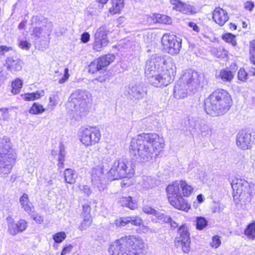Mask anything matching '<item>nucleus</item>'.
<instances>
[{
	"instance_id": "obj_27",
	"label": "nucleus",
	"mask_w": 255,
	"mask_h": 255,
	"mask_svg": "<svg viewBox=\"0 0 255 255\" xmlns=\"http://www.w3.org/2000/svg\"><path fill=\"white\" fill-rule=\"evenodd\" d=\"M64 179L66 183L72 184L76 182L77 174L75 170L68 168L64 172Z\"/></svg>"
},
{
	"instance_id": "obj_19",
	"label": "nucleus",
	"mask_w": 255,
	"mask_h": 255,
	"mask_svg": "<svg viewBox=\"0 0 255 255\" xmlns=\"http://www.w3.org/2000/svg\"><path fill=\"white\" fill-rule=\"evenodd\" d=\"M212 17L214 21L220 26L224 25L229 19L227 11L220 7L214 10Z\"/></svg>"
},
{
	"instance_id": "obj_63",
	"label": "nucleus",
	"mask_w": 255,
	"mask_h": 255,
	"mask_svg": "<svg viewBox=\"0 0 255 255\" xmlns=\"http://www.w3.org/2000/svg\"><path fill=\"white\" fill-rule=\"evenodd\" d=\"M197 200L199 203H202L204 200V196L202 194H200L197 195Z\"/></svg>"
},
{
	"instance_id": "obj_20",
	"label": "nucleus",
	"mask_w": 255,
	"mask_h": 255,
	"mask_svg": "<svg viewBox=\"0 0 255 255\" xmlns=\"http://www.w3.org/2000/svg\"><path fill=\"white\" fill-rule=\"evenodd\" d=\"M129 94L134 99L140 100L144 97L146 94V91L142 84L136 83L129 87Z\"/></svg>"
},
{
	"instance_id": "obj_47",
	"label": "nucleus",
	"mask_w": 255,
	"mask_h": 255,
	"mask_svg": "<svg viewBox=\"0 0 255 255\" xmlns=\"http://www.w3.org/2000/svg\"><path fill=\"white\" fill-rule=\"evenodd\" d=\"M244 7L245 9L252 11L255 7V4L251 0L247 1L244 3Z\"/></svg>"
},
{
	"instance_id": "obj_43",
	"label": "nucleus",
	"mask_w": 255,
	"mask_h": 255,
	"mask_svg": "<svg viewBox=\"0 0 255 255\" xmlns=\"http://www.w3.org/2000/svg\"><path fill=\"white\" fill-rule=\"evenodd\" d=\"M248 74L244 69L241 68L238 72V79L243 82H245L248 79Z\"/></svg>"
},
{
	"instance_id": "obj_44",
	"label": "nucleus",
	"mask_w": 255,
	"mask_h": 255,
	"mask_svg": "<svg viewBox=\"0 0 255 255\" xmlns=\"http://www.w3.org/2000/svg\"><path fill=\"white\" fill-rule=\"evenodd\" d=\"M100 70V69L99 68L96 60H95L94 61L91 62L89 66V71L90 73H94Z\"/></svg>"
},
{
	"instance_id": "obj_62",
	"label": "nucleus",
	"mask_w": 255,
	"mask_h": 255,
	"mask_svg": "<svg viewBox=\"0 0 255 255\" xmlns=\"http://www.w3.org/2000/svg\"><path fill=\"white\" fill-rule=\"evenodd\" d=\"M154 215L157 218L158 220H159L160 221H162L164 217V214L163 213L156 211V213H155Z\"/></svg>"
},
{
	"instance_id": "obj_25",
	"label": "nucleus",
	"mask_w": 255,
	"mask_h": 255,
	"mask_svg": "<svg viewBox=\"0 0 255 255\" xmlns=\"http://www.w3.org/2000/svg\"><path fill=\"white\" fill-rule=\"evenodd\" d=\"M119 202L122 206L126 207L131 210H134L137 207L136 202L133 200L130 196L122 197Z\"/></svg>"
},
{
	"instance_id": "obj_56",
	"label": "nucleus",
	"mask_w": 255,
	"mask_h": 255,
	"mask_svg": "<svg viewBox=\"0 0 255 255\" xmlns=\"http://www.w3.org/2000/svg\"><path fill=\"white\" fill-rule=\"evenodd\" d=\"M155 14H153L152 16L149 15L145 16V18L148 23L151 24L153 23H156V21H155Z\"/></svg>"
},
{
	"instance_id": "obj_6",
	"label": "nucleus",
	"mask_w": 255,
	"mask_h": 255,
	"mask_svg": "<svg viewBox=\"0 0 255 255\" xmlns=\"http://www.w3.org/2000/svg\"><path fill=\"white\" fill-rule=\"evenodd\" d=\"M134 174V170L124 159H119L113 162L108 173V177L112 180L121 178H131Z\"/></svg>"
},
{
	"instance_id": "obj_42",
	"label": "nucleus",
	"mask_w": 255,
	"mask_h": 255,
	"mask_svg": "<svg viewBox=\"0 0 255 255\" xmlns=\"http://www.w3.org/2000/svg\"><path fill=\"white\" fill-rule=\"evenodd\" d=\"M27 222L24 220H20L17 223V232H22L27 228Z\"/></svg>"
},
{
	"instance_id": "obj_33",
	"label": "nucleus",
	"mask_w": 255,
	"mask_h": 255,
	"mask_svg": "<svg viewBox=\"0 0 255 255\" xmlns=\"http://www.w3.org/2000/svg\"><path fill=\"white\" fill-rule=\"evenodd\" d=\"M45 110V109L43 108L41 104L38 103H34L30 108L29 113L34 115H37L43 113Z\"/></svg>"
},
{
	"instance_id": "obj_48",
	"label": "nucleus",
	"mask_w": 255,
	"mask_h": 255,
	"mask_svg": "<svg viewBox=\"0 0 255 255\" xmlns=\"http://www.w3.org/2000/svg\"><path fill=\"white\" fill-rule=\"evenodd\" d=\"M142 210L144 212V213L148 214L154 215V214L156 213V210L148 206H144L142 208Z\"/></svg>"
},
{
	"instance_id": "obj_49",
	"label": "nucleus",
	"mask_w": 255,
	"mask_h": 255,
	"mask_svg": "<svg viewBox=\"0 0 255 255\" xmlns=\"http://www.w3.org/2000/svg\"><path fill=\"white\" fill-rule=\"evenodd\" d=\"M91 207L88 204H85L83 206V212L82 213V216L85 215L90 216Z\"/></svg>"
},
{
	"instance_id": "obj_29",
	"label": "nucleus",
	"mask_w": 255,
	"mask_h": 255,
	"mask_svg": "<svg viewBox=\"0 0 255 255\" xmlns=\"http://www.w3.org/2000/svg\"><path fill=\"white\" fill-rule=\"evenodd\" d=\"M234 77L233 72L226 70H221L217 75L218 78L221 79L224 82H230Z\"/></svg>"
},
{
	"instance_id": "obj_8",
	"label": "nucleus",
	"mask_w": 255,
	"mask_h": 255,
	"mask_svg": "<svg viewBox=\"0 0 255 255\" xmlns=\"http://www.w3.org/2000/svg\"><path fill=\"white\" fill-rule=\"evenodd\" d=\"M167 195L189 197L194 191L193 186L184 180H176L169 184L166 189Z\"/></svg>"
},
{
	"instance_id": "obj_32",
	"label": "nucleus",
	"mask_w": 255,
	"mask_h": 255,
	"mask_svg": "<svg viewBox=\"0 0 255 255\" xmlns=\"http://www.w3.org/2000/svg\"><path fill=\"white\" fill-rule=\"evenodd\" d=\"M108 30L106 26H102L98 28L95 34V38L106 39L107 38Z\"/></svg>"
},
{
	"instance_id": "obj_28",
	"label": "nucleus",
	"mask_w": 255,
	"mask_h": 255,
	"mask_svg": "<svg viewBox=\"0 0 255 255\" xmlns=\"http://www.w3.org/2000/svg\"><path fill=\"white\" fill-rule=\"evenodd\" d=\"M44 95V92L43 90L38 91L36 92L27 93L22 95L23 99L25 101H34L40 98Z\"/></svg>"
},
{
	"instance_id": "obj_14",
	"label": "nucleus",
	"mask_w": 255,
	"mask_h": 255,
	"mask_svg": "<svg viewBox=\"0 0 255 255\" xmlns=\"http://www.w3.org/2000/svg\"><path fill=\"white\" fill-rule=\"evenodd\" d=\"M39 26H36L32 31V34L38 38L45 37L51 32L53 28L52 23L48 21L47 19L43 18L42 20L37 21Z\"/></svg>"
},
{
	"instance_id": "obj_38",
	"label": "nucleus",
	"mask_w": 255,
	"mask_h": 255,
	"mask_svg": "<svg viewBox=\"0 0 255 255\" xmlns=\"http://www.w3.org/2000/svg\"><path fill=\"white\" fill-rule=\"evenodd\" d=\"M236 36L230 33H227L222 36V39L226 42L231 43L233 46H236L237 44Z\"/></svg>"
},
{
	"instance_id": "obj_26",
	"label": "nucleus",
	"mask_w": 255,
	"mask_h": 255,
	"mask_svg": "<svg viewBox=\"0 0 255 255\" xmlns=\"http://www.w3.org/2000/svg\"><path fill=\"white\" fill-rule=\"evenodd\" d=\"M19 202L21 207L28 214H31L32 211V204L29 202L28 196L27 194L24 193L20 198Z\"/></svg>"
},
{
	"instance_id": "obj_35",
	"label": "nucleus",
	"mask_w": 255,
	"mask_h": 255,
	"mask_svg": "<svg viewBox=\"0 0 255 255\" xmlns=\"http://www.w3.org/2000/svg\"><path fill=\"white\" fill-rule=\"evenodd\" d=\"M155 18L156 23L169 24L171 22L170 17L164 14H155Z\"/></svg>"
},
{
	"instance_id": "obj_5",
	"label": "nucleus",
	"mask_w": 255,
	"mask_h": 255,
	"mask_svg": "<svg viewBox=\"0 0 255 255\" xmlns=\"http://www.w3.org/2000/svg\"><path fill=\"white\" fill-rule=\"evenodd\" d=\"M92 101L91 94L83 90L78 89L73 91L69 98V105L71 111L76 116H85L88 111V106Z\"/></svg>"
},
{
	"instance_id": "obj_61",
	"label": "nucleus",
	"mask_w": 255,
	"mask_h": 255,
	"mask_svg": "<svg viewBox=\"0 0 255 255\" xmlns=\"http://www.w3.org/2000/svg\"><path fill=\"white\" fill-rule=\"evenodd\" d=\"M33 219L38 224H41L43 221V218L41 216L36 215L33 216Z\"/></svg>"
},
{
	"instance_id": "obj_45",
	"label": "nucleus",
	"mask_w": 255,
	"mask_h": 255,
	"mask_svg": "<svg viewBox=\"0 0 255 255\" xmlns=\"http://www.w3.org/2000/svg\"><path fill=\"white\" fill-rule=\"evenodd\" d=\"M221 245V240L220 237L218 236H214L212 238V242L210 243V245L212 247L217 249Z\"/></svg>"
},
{
	"instance_id": "obj_59",
	"label": "nucleus",
	"mask_w": 255,
	"mask_h": 255,
	"mask_svg": "<svg viewBox=\"0 0 255 255\" xmlns=\"http://www.w3.org/2000/svg\"><path fill=\"white\" fill-rule=\"evenodd\" d=\"M72 248L73 246L71 245H69L68 246L65 247L63 248L62 252L63 253V254L66 255L68 253H70L71 251Z\"/></svg>"
},
{
	"instance_id": "obj_39",
	"label": "nucleus",
	"mask_w": 255,
	"mask_h": 255,
	"mask_svg": "<svg viewBox=\"0 0 255 255\" xmlns=\"http://www.w3.org/2000/svg\"><path fill=\"white\" fill-rule=\"evenodd\" d=\"M59 148L58 165L59 167H63L65 159V151L63 146L61 144L59 146Z\"/></svg>"
},
{
	"instance_id": "obj_22",
	"label": "nucleus",
	"mask_w": 255,
	"mask_h": 255,
	"mask_svg": "<svg viewBox=\"0 0 255 255\" xmlns=\"http://www.w3.org/2000/svg\"><path fill=\"white\" fill-rule=\"evenodd\" d=\"M62 71L63 69L61 68L54 71L55 75H54V80L55 81H58V83L60 84L64 83L68 80L70 76L68 68H65L64 69V74L62 76Z\"/></svg>"
},
{
	"instance_id": "obj_18",
	"label": "nucleus",
	"mask_w": 255,
	"mask_h": 255,
	"mask_svg": "<svg viewBox=\"0 0 255 255\" xmlns=\"http://www.w3.org/2000/svg\"><path fill=\"white\" fill-rule=\"evenodd\" d=\"M141 223L142 220L140 218L137 216H130L117 219L114 221L113 224L117 227H122L128 223L134 226H139Z\"/></svg>"
},
{
	"instance_id": "obj_55",
	"label": "nucleus",
	"mask_w": 255,
	"mask_h": 255,
	"mask_svg": "<svg viewBox=\"0 0 255 255\" xmlns=\"http://www.w3.org/2000/svg\"><path fill=\"white\" fill-rule=\"evenodd\" d=\"M11 49V47L4 45L0 46V54H4L5 52L9 51Z\"/></svg>"
},
{
	"instance_id": "obj_34",
	"label": "nucleus",
	"mask_w": 255,
	"mask_h": 255,
	"mask_svg": "<svg viewBox=\"0 0 255 255\" xmlns=\"http://www.w3.org/2000/svg\"><path fill=\"white\" fill-rule=\"evenodd\" d=\"M245 234L251 239L255 238V221L248 225L245 230Z\"/></svg>"
},
{
	"instance_id": "obj_4",
	"label": "nucleus",
	"mask_w": 255,
	"mask_h": 255,
	"mask_svg": "<svg viewBox=\"0 0 255 255\" xmlns=\"http://www.w3.org/2000/svg\"><path fill=\"white\" fill-rule=\"evenodd\" d=\"M232 105V99L228 92L220 89L213 92L205 101L206 113L212 116L222 115L227 113Z\"/></svg>"
},
{
	"instance_id": "obj_50",
	"label": "nucleus",
	"mask_w": 255,
	"mask_h": 255,
	"mask_svg": "<svg viewBox=\"0 0 255 255\" xmlns=\"http://www.w3.org/2000/svg\"><path fill=\"white\" fill-rule=\"evenodd\" d=\"M19 46L23 50H28L30 48L31 44L27 41H22L20 42Z\"/></svg>"
},
{
	"instance_id": "obj_51",
	"label": "nucleus",
	"mask_w": 255,
	"mask_h": 255,
	"mask_svg": "<svg viewBox=\"0 0 255 255\" xmlns=\"http://www.w3.org/2000/svg\"><path fill=\"white\" fill-rule=\"evenodd\" d=\"M90 34L88 32H84L81 35V41L84 43H87L90 40Z\"/></svg>"
},
{
	"instance_id": "obj_1",
	"label": "nucleus",
	"mask_w": 255,
	"mask_h": 255,
	"mask_svg": "<svg viewBox=\"0 0 255 255\" xmlns=\"http://www.w3.org/2000/svg\"><path fill=\"white\" fill-rule=\"evenodd\" d=\"M176 69L171 58L166 59L154 54L146 61L144 74L150 84L156 87H163L173 81Z\"/></svg>"
},
{
	"instance_id": "obj_37",
	"label": "nucleus",
	"mask_w": 255,
	"mask_h": 255,
	"mask_svg": "<svg viewBox=\"0 0 255 255\" xmlns=\"http://www.w3.org/2000/svg\"><path fill=\"white\" fill-rule=\"evenodd\" d=\"M196 226L198 230H201L207 226L208 222L206 219L202 217L196 218Z\"/></svg>"
},
{
	"instance_id": "obj_46",
	"label": "nucleus",
	"mask_w": 255,
	"mask_h": 255,
	"mask_svg": "<svg viewBox=\"0 0 255 255\" xmlns=\"http://www.w3.org/2000/svg\"><path fill=\"white\" fill-rule=\"evenodd\" d=\"M16 65L15 61L10 58H7L5 62V66L7 69L10 70Z\"/></svg>"
},
{
	"instance_id": "obj_54",
	"label": "nucleus",
	"mask_w": 255,
	"mask_h": 255,
	"mask_svg": "<svg viewBox=\"0 0 255 255\" xmlns=\"http://www.w3.org/2000/svg\"><path fill=\"white\" fill-rule=\"evenodd\" d=\"M81 190L87 195H89L92 193L90 187L87 185H83L81 188Z\"/></svg>"
},
{
	"instance_id": "obj_23",
	"label": "nucleus",
	"mask_w": 255,
	"mask_h": 255,
	"mask_svg": "<svg viewBox=\"0 0 255 255\" xmlns=\"http://www.w3.org/2000/svg\"><path fill=\"white\" fill-rule=\"evenodd\" d=\"M110 4L109 12L112 15L118 14L124 7V0H111Z\"/></svg>"
},
{
	"instance_id": "obj_13",
	"label": "nucleus",
	"mask_w": 255,
	"mask_h": 255,
	"mask_svg": "<svg viewBox=\"0 0 255 255\" xmlns=\"http://www.w3.org/2000/svg\"><path fill=\"white\" fill-rule=\"evenodd\" d=\"M91 176L93 187L100 192L103 191L106 188V183L103 167L98 166L92 168Z\"/></svg>"
},
{
	"instance_id": "obj_52",
	"label": "nucleus",
	"mask_w": 255,
	"mask_h": 255,
	"mask_svg": "<svg viewBox=\"0 0 255 255\" xmlns=\"http://www.w3.org/2000/svg\"><path fill=\"white\" fill-rule=\"evenodd\" d=\"M200 130L201 133H205L204 135H206L208 134L209 131H210L209 128L206 125L203 124V126H201Z\"/></svg>"
},
{
	"instance_id": "obj_64",
	"label": "nucleus",
	"mask_w": 255,
	"mask_h": 255,
	"mask_svg": "<svg viewBox=\"0 0 255 255\" xmlns=\"http://www.w3.org/2000/svg\"><path fill=\"white\" fill-rule=\"evenodd\" d=\"M172 220V219L168 216L164 215V217L162 220V222L165 223H169Z\"/></svg>"
},
{
	"instance_id": "obj_17",
	"label": "nucleus",
	"mask_w": 255,
	"mask_h": 255,
	"mask_svg": "<svg viewBox=\"0 0 255 255\" xmlns=\"http://www.w3.org/2000/svg\"><path fill=\"white\" fill-rule=\"evenodd\" d=\"M251 133L245 130L240 131L237 135V145L240 148L245 150L251 146Z\"/></svg>"
},
{
	"instance_id": "obj_2",
	"label": "nucleus",
	"mask_w": 255,
	"mask_h": 255,
	"mask_svg": "<svg viewBox=\"0 0 255 255\" xmlns=\"http://www.w3.org/2000/svg\"><path fill=\"white\" fill-rule=\"evenodd\" d=\"M163 138L156 133H142L133 138L129 150L132 160L138 162L149 161L156 158L164 147Z\"/></svg>"
},
{
	"instance_id": "obj_12",
	"label": "nucleus",
	"mask_w": 255,
	"mask_h": 255,
	"mask_svg": "<svg viewBox=\"0 0 255 255\" xmlns=\"http://www.w3.org/2000/svg\"><path fill=\"white\" fill-rule=\"evenodd\" d=\"M180 235L175 241L177 247H181L184 253H188L190 251V238L188 228L185 225L181 226L178 230Z\"/></svg>"
},
{
	"instance_id": "obj_60",
	"label": "nucleus",
	"mask_w": 255,
	"mask_h": 255,
	"mask_svg": "<svg viewBox=\"0 0 255 255\" xmlns=\"http://www.w3.org/2000/svg\"><path fill=\"white\" fill-rule=\"evenodd\" d=\"M217 56L218 57H224L227 55V51L225 50H222L217 51Z\"/></svg>"
},
{
	"instance_id": "obj_16",
	"label": "nucleus",
	"mask_w": 255,
	"mask_h": 255,
	"mask_svg": "<svg viewBox=\"0 0 255 255\" xmlns=\"http://www.w3.org/2000/svg\"><path fill=\"white\" fill-rule=\"evenodd\" d=\"M170 204L175 208L185 212L190 209V205L183 198L184 196L167 195Z\"/></svg>"
},
{
	"instance_id": "obj_58",
	"label": "nucleus",
	"mask_w": 255,
	"mask_h": 255,
	"mask_svg": "<svg viewBox=\"0 0 255 255\" xmlns=\"http://www.w3.org/2000/svg\"><path fill=\"white\" fill-rule=\"evenodd\" d=\"M255 52V40H253L250 43V53L253 54Z\"/></svg>"
},
{
	"instance_id": "obj_40",
	"label": "nucleus",
	"mask_w": 255,
	"mask_h": 255,
	"mask_svg": "<svg viewBox=\"0 0 255 255\" xmlns=\"http://www.w3.org/2000/svg\"><path fill=\"white\" fill-rule=\"evenodd\" d=\"M66 235L65 232H60L53 235V239L55 243L59 244L62 243L66 238Z\"/></svg>"
},
{
	"instance_id": "obj_57",
	"label": "nucleus",
	"mask_w": 255,
	"mask_h": 255,
	"mask_svg": "<svg viewBox=\"0 0 255 255\" xmlns=\"http://www.w3.org/2000/svg\"><path fill=\"white\" fill-rule=\"evenodd\" d=\"M188 26L192 28L193 30L194 31H196L197 32H198L200 30V28L198 27V26L194 22H190L188 23Z\"/></svg>"
},
{
	"instance_id": "obj_3",
	"label": "nucleus",
	"mask_w": 255,
	"mask_h": 255,
	"mask_svg": "<svg viewBox=\"0 0 255 255\" xmlns=\"http://www.w3.org/2000/svg\"><path fill=\"white\" fill-rule=\"evenodd\" d=\"M111 255H146L145 243L137 236L129 235L121 237L110 245Z\"/></svg>"
},
{
	"instance_id": "obj_11",
	"label": "nucleus",
	"mask_w": 255,
	"mask_h": 255,
	"mask_svg": "<svg viewBox=\"0 0 255 255\" xmlns=\"http://www.w3.org/2000/svg\"><path fill=\"white\" fill-rule=\"evenodd\" d=\"M231 186L234 191H236L240 196L250 197L254 188V184L247 181L239 178H235L231 183Z\"/></svg>"
},
{
	"instance_id": "obj_41",
	"label": "nucleus",
	"mask_w": 255,
	"mask_h": 255,
	"mask_svg": "<svg viewBox=\"0 0 255 255\" xmlns=\"http://www.w3.org/2000/svg\"><path fill=\"white\" fill-rule=\"evenodd\" d=\"M58 104V96L56 95H52L49 97V102L47 105L48 109L53 110Z\"/></svg>"
},
{
	"instance_id": "obj_36",
	"label": "nucleus",
	"mask_w": 255,
	"mask_h": 255,
	"mask_svg": "<svg viewBox=\"0 0 255 255\" xmlns=\"http://www.w3.org/2000/svg\"><path fill=\"white\" fill-rule=\"evenodd\" d=\"M83 220L79 226V229L81 231L86 230L92 224V219L91 216L85 215L83 216Z\"/></svg>"
},
{
	"instance_id": "obj_53",
	"label": "nucleus",
	"mask_w": 255,
	"mask_h": 255,
	"mask_svg": "<svg viewBox=\"0 0 255 255\" xmlns=\"http://www.w3.org/2000/svg\"><path fill=\"white\" fill-rule=\"evenodd\" d=\"M6 162H7V160H6V158L5 157V156H0V169L1 168H8L7 167H6V166L7 165V164L6 163Z\"/></svg>"
},
{
	"instance_id": "obj_21",
	"label": "nucleus",
	"mask_w": 255,
	"mask_h": 255,
	"mask_svg": "<svg viewBox=\"0 0 255 255\" xmlns=\"http://www.w3.org/2000/svg\"><path fill=\"white\" fill-rule=\"evenodd\" d=\"M189 88L178 80L174 87V97L178 99H183L187 96Z\"/></svg>"
},
{
	"instance_id": "obj_31",
	"label": "nucleus",
	"mask_w": 255,
	"mask_h": 255,
	"mask_svg": "<svg viewBox=\"0 0 255 255\" xmlns=\"http://www.w3.org/2000/svg\"><path fill=\"white\" fill-rule=\"evenodd\" d=\"M109 41L106 39L95 38V41L93 44V49L97 51H101L103 47L108 45Z\"/></svg>"
},
{
	"instance_id": "obj_24",
	"label": "nucleus",
	"mask_w": 255,
	"mask_h": 255,
	"mask_svg": "<svg viewBox=\"0 0 255 255\" xmlns=\"http://www.w3.org/2000/svg\"><path fill=\"white\" fill-rule=\"evenodd\" d=\"M115 58V56L113 54H108L100 57L96 60L98 63L99 68L100 70H102L112 62Z\"/></svg>"
},
{
	"instance_id": "obj_7",
	"label": "nucleus",
	"mask_w": 255,
	"mask_h": 255,
	"mask_svg": "<svg viewBox=\"0 0 255 255\" xmlns=\"http://www.w3.org/2000/svg\"><path fill=\"white\" fill-rule=\"evenodd\" d=\"M79 136L82 144L86 147H89L100 142L101 133L99 128L88 126L80 129Z\"/></svg>"
},
{
	"instance_id": "obj_10",
	"label": "nucleus",
	"mask_w": 255,
	"mask_h": 255,
	"mask_svg": "<svg viewBox=\"0 0 255 255\" xmlns=\"http://www.w3.org/2000/svg\"><path fill=\"white\" fill-rule=\"evenodd\" d=\"M202 77L196 71L188 69L185 71L180 78V82L189 88V91L194 92L199 87Z\"/></svg>"
},
{
	"instance_id": "obj_15",
	"label": "nucleus",
	"mask_w": 255,
	"mask_h": 255,
	"mask_svg": "<svg viewBox=\"0 0 255 255\" xmlns=\"http://www.w3.org/2000/svg\"><path fill=\"white\" fill-rule=\"evenodd\" d=\"M170 3L173 5L172 8L186 15H193L197 12L195 6L180 0H170Z\"/></svg>"
},
{
	"instance_id": "obj_9",
	"label": "nucleus",
	"mask_w": 255,
	"mask_h": 255,
	"mask_svg": "<svg viewBox=\"0 0 255 255\" xmlns=\"http://www.w3.org/2000/svg\"><path fill=\"white\" fill-rule=\"evenodd\" d=\"M164 49L172 55L178 54L182 45V39L173 34H164L161 39Z\"/></svg>"
},
{
	"instance_id": "obj_30",
	"label": "nucleus",
	"mask_w": 255,
	"mask_h": 255,
	"mask_svg": "<svg viewBox=\"0 0 255 255\" xmlns=\"http://www.w3.org/2000/svg\"><path fill=\"white\" fill-rule=\"evenodd\" d=\"M143 188L148 189L153 188L155 185V180L150 176H143L140 182Z\"/></svg>"
}]
</instances>
